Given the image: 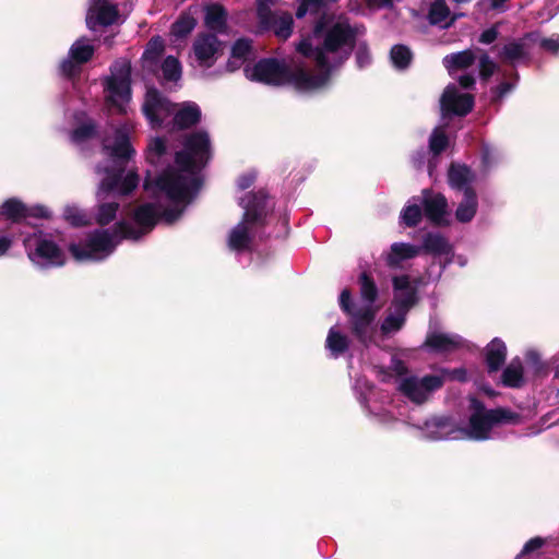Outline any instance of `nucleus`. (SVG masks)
<instances>
[{
	"label": "nucleus",
	"instance_id": "1",
	"mask_svg": "<svg viewBox=\"0 0 559 559\" xmlns=\"http://www.w3.org/2000/svg\"><path fill=\"white\" fill-rule=\"evenodd\" d=\"M210 158L211 141L205 131L187 135L181 151H174L168 138L151 139L146 148L147 162L156 167L174 162L158 176L145 178L144 189L155 202L142 204L134 211L132 218L135 227L121 219L111 228L95 229L82 245H70L72 255L79 261H103L121 240H139L151 231L157 218L173 224L198 194L201 187L200 173Z\"/></svg>",
	"mask_w": 559,
	"mask_h": 559
},
{
	"label": "nucleus",
	"instance_id": "2",
	"mask_svg": "<svg viewBox=\"0 0 559 559\" xmlns=\"http://www.w3.org/2000/svg\"><path fill=\"white\" fill-rule=\"evenodd\" d=\"M356 32L346 21L316 22L312 33L297 45V51L311 59L318 74L304 69L292 71L277 59H262L253 66L245 67L247 79L269 85L294 86L298 92H314L330 82L331 76L348 59Z\"/></svg>",
	"mask_w": 559,
	"mask_h": 559
},
{
	"label": "nucleus",
	"instance_id": "3",
	"mask_svg": "<svg viewBox=\"0 0 559 559\" xmlns=\"http://www.w3.org/2000/svg\"><path fill=\"white\" fill-rule=\"evenodd\" d=\"M130 128L127 124L120 126L114 130V136H106L103 139V150L105 154L119 163L117 171L107 173V176L102 180L97 192L98 207L95 214V219L99 225H107L117 217L119 211V203L116 201H105V199L112 194H129L134 190L139 183V177L134 173H128L122 176V162L128 160L134 154L129 139Z\"/></svg>",
	"mask_w": 559,
	"mask_h": 559
},
{
	"label": "nucleus",
	"instance_id": "4",
	"mask_svg": "<svg viewBox=\"0 0 559 559\" xmlns=\"http://www.w3.org/2000/svg\"><path fill=\"white\" fill-rule=\"evenodd\" d=\"M468 425L460 430L453 428L449 418H436L425 424L424 435L430 440L466 438L475 441L493 439L495 429L503 423H516L519 415L504 408L486 409L475 397L469 399Z\"/></svg>",
	"mask_w": 559,
	"mask_h": 559
},
{
	"label": "nucleus",
	"instance_id": "5",
	"mask_svg": "<svg viewBox=\"0 0 559 559\" xmlns=\"http://www.w3.org/2000/svg\"><path fill=\"white\" fill-rule=\"evenodd\" d=\"M360 297L365 305L355 308L352 301V294L348 289H344L340 295V306L344 312L350 316L353 332L355 336L364 344L371 343L376 334V325L373 324L376 311L373 302L378 296V288L374 282L367 275L361 273L359 276Z\"/></svg>",
	"mask_w": 559,
	"mask_h": 559
},
{
	"label": "nucleus",
	"instance_id": "6",
	"mask_svg": "<svg viewBox=\"0 0 559 559\" xmlns=\"http://www.w3.org/2000/svg\"><path fill=\"white\" fill-rule=\"evenodd\" d=\"M238 204L243 210L242 219L230 230L227 245L236 252L250 251L254 228L267 214V194L264 190L248 192L238 198Z\"/></svg>",
	"mask_w": 559,
	"mask_h": 559
},
{
	"label": "nucleus",
	"instance_id": "7",
	"mask_svg": "<svg viewBox=\"0 0 559 559\" xmlns=\"http://www.w3.org/2000/svg\"><path fill=\"white\" fill-rule=\"evenodd\" d=\"M105 98L109 108L120 115L128 112L131 100V64L127 59H119L110 67V75L105 79Z\"/></svg>",
	"mask_w": 559,
	"mask_h": 559
},
{
	"label": "nucleus",
	"instance_id": "8",
	"mask_svg": "<svg viewBox=\"0 0 559 559\" xmlns=\"http://www.w3.org/2000/svg\"><path fill=\"white\" fill-rule=\"evenodd\" d=\"M393 370L400 376L397 389L412 402L421 404L429 395L443 385V377L428 374L423 378L416 376H404L406 367L403 361L393 359Z\"/></svg>",
	"mask_w": 559,
	"mask_h": 559
},
{
	"label": "nucleus",
	"instance_id": "9",
	"mask_svg": "<svg viewBox=\"0 0 559 559\" xmlns=\"http://www.w3.org/2000/svg\"><path fill=\"white\" fill-rule=\"evenodd\" d=\"M24 246L31 261L39 267L61 266L66 261L62 250L41 231L27 236Z\"/></svg>",
	"mask_w": 559,
	"mask_h": 559
},
{
	"label": "nucleus",
	"instance_id": "10",
	"mask_svg": "<svg viewBox=\"0 0 559 559\" xmlns=\"http://www.w3.org/2000/svg\"><path fill=\"white\" fill-rule=\"evenodd\" d=\"M142 111L151 128L159 129L170 127L175 104L155 88L147 90Z\"/></svg>",
	"mask_w": 559,
	"mask_h": 559
},
{
	"label": "nucleus",
	"instance_id": "11",
	"mask_svg": "<svg viewBox=\"0 0 559 559\" xmlns=\"http://www.w3.org/2000/svg\"><path fill=\"white\" fill-rule=\"evenodd\" d=\"M222 51V43L215 35L199 34L193 41L190 55L191 64L202 69H209L218 59Z\"/></svg>",
	"mask_w": 559,
	"mask_h": 559
},
{
	"label": "nucleus",
	"instance_id": "12",
	"mask_svg": "<svg viewBox=\"0 0 559 559\" xmlns=\"http://www.w3.org/2000/svg\"><path fill=\"white\" fill-rule=\"evenodd\" d=\"M95 48L86 37L76 39L70 47L67 58L60 63V73L66 78H73L81 72L82 66L90 61Z\"/></svg>",
	"mask_w": 559,
	"mask_h": 559
},
{
	"label": "nucleus",
	"instance_id": "13",
	"mask_svg": "<svg viewBox=\"0 0 559 559\" xmlns=\"http://www.w3.org/2000/svg\"><path fill=\"white\" fill-rule=\"evenodd\" d=\"M473 96L461 93L454 84H450L445 87L440 99V109L443 118L450 116H466L473 109Z\"/></svg>",
	"mask_w": 559,
	"mask_h": 559
},
{
	"label": "nucleus",
	"instance_id": "14",
	"mask_svg": "<svg viewBox=\"0 0 559 559\" xmlns=\"http://www.w3.org/2000/svg\"><path fill=\"white\" fill-rule=\"evenodd\" d=\"M420 201L425 215L430 222L437 225H448L450 223L448 201L443 194L425 189L421 192Z\"/></svg>",
	"mask_w": 559,
	"mask_h": 559
},
{
	"label": "nucleus",
	"instance_id": "15",
	"mask_svg": "<svg viewBox=\"0 0 559 559\" xmlns=\"http://www.w3.org/2000/svg\"><path fill=\"white\" fill-rule=\"evenodd\" d=\"M119 19L117 5L110 0H92L87 14L86 25L91 31L97 26H109Z\"/></svg>",
	"mask_w": 559,
	"mask_h": 559
},
{
	"label": "nucleus",
	"instance_id": "16",
	"mask_svg": "<svg viewBox=\"0 0 559 559\" xmlns=\"http://www.w3.org/2000/svg\"><path fill=\"white\" fill-rule=\"evenodd\" d=\"M530 41L531 37L525 36L506 43L497 53L499 61L512 67L527 63L531 59Z\"/></svg>",
	"mask_w": 559,
	"mask_h": 559
},
{
	"label": "nucleus",
	"instance_id": "17",
	"mask_svg": "<svg viewBox=\"0 0 559 559\" xmlns=\"http://www.w3.org/2000/svg\"><path fill=\"white\" fill-rule=\"evenodd\" d=\"M258 15L264 28H270L280 39H287L293 33L294 19L288 12L272 13L266 8H259Z\"/></svg>",
	"mask_w": 559,
	"mask_h": 559
},
{
	"label": "nucleus",
	"instance_id": "18",
	"mask_svg": "<svg viewBox=\"0 0 559 559\" xmlns=\"http://www.w3.org/2000/svg\"><path fill=\"white\" fill-rule=\"evenodd\" d=\"M394 299L392 307L404 310L406 313L417 301V289L411 283L407 275L395 276L393 278Z\"/></svg>",
	"mask_w": 559,
	"mask_h": 559
},
{
	"label": "nucleus",
	"instance_id": "19",
	"mask_svg": "<svg viewBox=\"0 0 559 559\" xmlns=\"http://www.w3.org/2000/svg\"><path fill=\"white\" fill-rule=\"evenodd\" d=\"M461 16L462 13H451L445 0H430L427 17L431 25L445 29Z\"/></svg>",
	"mask_w": 559,
	"mask_h": 559
},
{
	"label": "nucleus",
	"instance_id": "20",
	"mask_svg": "<svg viewBox=\"0 0 559 559\" xmlns=\"http://www.w3.org/2000/svg\"><path fill=\"white\" fill-rule=\"evenodd\" d=\"M201 109L193 102H186L180 105L175 104L171 127L176 129H187L200 121Z\"/></svg>",
	"mask_w": 559,
	"mask_h": 559
},
{
	"label": "nucleus",
	"instance_id": "21",
	"mask_svg": "<svg viewBox=\"0 0 559 559\" xmlns=\"http://www.w3.org/2000/svg\"><path fill=\"white\" fill-rule=\"evenodd\" d=\"M421 251L432 254L436 258H445V263H450L453 255L452 246L438 233H428L423 238Z\"/></svg>",
	"mask_w": 559,
	"mask_h": 559
},
{
	"label": "nucleus",
	"instance_id": "22",
	"mask_svg": "<svg viewBox=\"0 0 559 559\" xmlns=\"http://www.w3.org/2000/svg\"><path fill=\"white\" fill-rule=\"evenodd\" d=\"M354 389L358 393V400L360 404L368 408L369 414L373 416L379 423L386 424L393 419V416L388 411H373L368 406L369 395L372 393L373 386L365 378L361 377L356 379Z\"/></svg>",
	"mask_w": 559,
	"mask_h": 559
},
{
	"label": "nucleus",
	"instance_id": "23",
	"mask_svg": "<svg viewBox=\"0 0 559 559\" xmlns=\"http://www.w3.org/2000/svg\"><path fill=\"white\" fill-rule=\"evenodd\" d=\"M341 20L346 21L347 24L356 32L355 39L350 47V50H353V48L355 47V60H356L357 67L360 69H364V68L370 66L372 62V57H371V53H370V50H369L367 44L365 41H358L356 44L358 36L362 33V29L360 27L352 26L349 24L348 20L345 17H342V16L337 17V19H332V17H328L326 15H323L317 22H321V21L330 22V21H341ZM349 52H352V51H349ZM349 55L350 53H348V56Z\"/></svg>",
	"mask_w": 559,
	"mask_h": 559
},
{
	"label": "nucleus",
	"instance_id": "24",
	"mask_svg": "<svg viewBox=\"0 0 559 559\" xmlns=\"http://www.w3.org/2000/svg\"><path fill=\"white\" fill-rule=\"evenodd\" d=\"M421 247L406 243L394 242L391 245V250L386 255V264L391 267H399L404 261L419 255Z\"/></svg>",
	"mask_w": 559,
	"mask_h": 559
},
{
	"label": "nucleus",
	"instance_id": "25",
	"mask_svg": "<svg viewBox=\"0 0 559 559\" xmlns=\"http://www.w3.org/2000/svg\"><path fill=\"white\" fill-rule=\"evenodd\" d=\"M425 344L436 352L443 353L463 346V338L452 333L432 332L427 336Z\"/></svg>",
	"mask_w": 559,
	"mask_h": 559
},
{
	"label": "nucleus",
	"instance_id": "26",
	"mask_svg": "<svg viewBox=\"0 0 559 559\" xmlns=\"http://www.w3.org/2000/svg\"><path fill=\"white\" fill-rule=\"evenodd\" d=\"M164 52V40L156 36L150 39L142 56V66L150 72H156Z\"/></svg>",
	"mask_w": 559,
	"mask_h": 559
},
{
	"label": "nucleus",
	"instance_id": "27",
	"mask_svg": "<svg viewBox=\"0 0 559 559\" xmlns=\"http://www.w3.org/2000/svg\"><path fill=\"white\" fill-rule=\"evenodd\" d=\"M478 207V201L476 192L472 188H466L465 193H463V199L459 203L455 211V218L460 223H468L471 222Z\"/></svg>",
	"mask_w": 559,
	"mask_h": 559
},
{
	"label": "nucleus",
	"instance_id": "28",
	"mask_svg": "<svg viewBox=\"0 0 559 559\" xmlns=\"http://www.w3.org/2000/svg\"><path fill=\"white\" fill-rule=\"evenodd\" d=\"M252 56V43L250 39L240 38L231 47L230 58L227 62L229 71L237 70Z\"/></svg>",
	"mask_w": 559,
	"mask_h": 559
},
{
	"label": "nucleus",
	"instance_id": "29",
	"mask_svg": "<svg viewBox=\"0 0 559 559\" xmlns=\"http://www.w3.org/2000/svg\"><path fill=\"white\" fill-rule=\"evenodd\" d=\"M507 357V346L498 337L493 338L487 346L486 362L489 372H495L504 364Z\"/></svg>",
	"mask_w": 559,
	"mask_h": 559
},
{
	"label": "nucleus",
	"instance_id": "30",
	"mask_svg": "<svg viewBox=\"0 0 559 559\" xmlns=\"http://www.w3.org/2000/svg\"><path fill=\"white\" fill-rule=\"evenodd\" d=\"M476 61V56L473 50H463L455 53L447 55L443 58V66L447 68L449 73H453L457 70H465L472 67Z\"/></svg>",
	"mask_w": 559,
	"mask_h": 559
},
{
	"label": "nucleus",
	"instance_id": "31",
	"mask_svg": "<svg viewBox=\"0 0 559 559\" xmlns=\"http://www.w3.org/2000/svg\"><path fill=\"white\" fill-rule=\"evenodd\" d=\"M474 179V173L466 166L453 165L449 170L450 186L453 189L463 191V193H465L466 188H471V183Z\"/></svg>",
	"mask_w": 559,
	"mask_h": 559
},
{
	"label": "nucleus",
	"instance_id": "32",
	"mask_svg": "<svg viewBox=\"0 0 559 559\" xmlns=\"http://www.w3.org/2000/svg\"><path fill=\"white\" fill-rule=\"evenodd\" d=\"M325 347L333 358H337L348 350L349 340L335 326H332L326 336Z\"/></svg>",
	"mask_w": 559,
	"mask_h": 559
},
{
	"label": "nucleus",
	"instance_id": "33",
	"mask_svg": "<svg viewBox=\"0 0 559 559\" xmlns=\"http://www.w3.org/2000/svg\"><path fill=\"white\" fill-rule=\"evenodd\" d=\"M420 197H413L402 209L400 214V223L407 227H415L423 217Z\"/></svg>",
	"mask_w": 559,
	"mask_h": 559
},
{
	"label": "nucleus",
	"instance_id": "34",
	"mask_svg": "<svg viewBox=\"0 0 559 559\" xmlns=\"http://www.w3.org/2000/svg\"><path fill=\"white\" fill-rule=\"evenodd\" d=\"M502 383L509 388H520L524 383L523 366L520 358H514L502 372Z\"/></svg>",
	"mask_w": 559,
	"mask_h": 559
},
{
	"label": "nucleus",
	"instance_id": "35",
	"mask_svg": "<svg viewBox=\"0 0 559 559\" xmlns=\"http://www.w3.org/2000/svg\"><path fill=\"white\" fill-rule=\"evenodd\" d=\"M205 26L215 32H223L226 27V11L217 4L206 9Z\"/></svg>",
	"mask_w": 559,
	"mask_h": 559
},
{
	"label": "nucleus",
	"instance_id": "36",
	"mask_svg": "<svg viewBox=\"0 0 559 559\" xmlns=\"http://www.w3.org/2000/svg\"><path fill=\"white\" fill-rule=\"evenodd\" d=\"M392 311L385 317L381 324V332L384 335L396 333L404 325L407 313L404 310L392 307Z\"/></svg>",
	"mask_w": 559,
	"mask_h": 559
},
{
	"label": "nucleus",
	"instance_id": "37",
	"mask_svg": "<svg viewBox=\"0 0 559 559\" xmlns=\"http://www.w3.org/2000/svg\"><path fill=\"white\" fill-rule=\"evenodd\" d=\"M390 59L396 69L404 70L411 64L413 53L407 46L395 45L390 51Z\"/></svg>",
	"mask_w": 559,
	"mask_h": 559
},
{
	"label": "nucleus",
	"instance_id": "38",
	"mask_svg": "<svg viewBox=\"0 0 559 559\" xmlns=\"http://www.w3.org/2000/svg\"><path fill=\"white\" fill-rule=\"evenodd\" d=\"M197 25V20L190 13H182L171 26V34L182 38L190 34Z\"/></svg>",
	"mask_w": 559,
	"mask_h": 559
},
{
	"label": "nucleus",
	"instance_id": "39",
	"mask_svg": "<svg viewBox=\"0 0 559 559\" xmlns=\"http://www.w3.org/2000/svg\"><path fill=\"white\" fill-rule=\"evenodd\" d=\"M163 78L166 81L177 82L181 78V64L179 60L173 56H168L160 63Z\"/></svg>",
	"mask_w": 559,
	"mask_h": 559
},
{
	"label": "nucleus",
	"instance_id": "40",
	"mask_svg": "<svg viewBox=\"0 0 559 559\" xmlns=\"http://www.w3.org/2000/svg\"><path fill=\"white\" fill-rule=\"evenodd\" d=\"M96 134V126L92 120H88L87 122H84L80 127H78L72 133H71V141L78 145L83 146V144L94 138Z\"/></svg>",
	"mask_w": 559,
	"mask_h": 559
},
{
	"label": "nucleus",
	"instance_id": "41",
	"mask_svg": "<svg viewBox=\"0 0 559 559\" xmlns=\"http://www.w3.org/2000/svg\"><path fill=\"white\" fill-rule=\"evenodd\" d=\"M0 214L9 219H17L27 215L24 204L17 199L7 200L0 209Z\"/></svg>",
	"mask_w": 559,
	"mask_h": 559
},
{
	"label": "nucleus",
	"instance_id": "42",
	"mask_svg": "<svg viewBox=\"0 0 559 559\" xmlns=\"http://www.w3.org/2000/svg\"><path fill=\"white\" fill-rule=\"evenodd\" d=\"M448 146V136L440 128H436L429 138V151L435 155H439Z\"/></svg>",
	"mask_w": 559,
	"mask_h": 559
},
{
	"label": "nucleus",
	"instance_id": "43",
	"mask_svg": "<svg viewBox=\"0 0 559 559\" xmlns=\"http://www.w3.org/2000/svg\"><path fill=\"white\" fill-rule=\"evenodd\" d=\"M63 216L73 226H82L87 222V215L76 205H67L63 210Z\"/></svg>",
	"mask_w": 559,
	"mask_h": 559
},
{
	"label": "nucleus",
	"instance_id": "44",
	"mask_svg": "<svg viewBox=\"0 0 559 559\" xmlns=\"http://www.w3.org/2000/svg\"><path fill=\"white\" fill-rule=\"evenodd\" d=\"M545 545V539L542 537L531 538L525 543L523 549L518 555L516 559H524L526 557L535 556L538 554L539 549Z\"/></svg>",
	"mask_w": 559,
	"mask_h": 559
},
{
	"label": "nucleus",
	"instance_id": "45",
	"mask_svg": "<svg viewBox=\"0 0 559 559\" xmlns=\"http://www.w3.org/2000/svg\"><path fill=\"white\" fill-rule=\"evenodd\" d=\"M478 66H479V72H480L481 76H484L486 79L491 76L497 68L493 60H491V58L486 53L479 58Z\"/></svg>",
	"mask_w": 559,
	"mask_h": 559
},
{
	"label": "nucleus",
	"instance_id": "46",
	"mask_svg": "<svg viewBox=\"0 0 559 559\" xmlns=\"http://www.w3.org/2000/svg\"><path fill=\"white\" fill-rule=\"evenodd\" d=\"M481 158L485 167L489 168L499 160L500 154L496 148L485 145L481 151Z\"/></svg>",
	"mask_w": 559,
	"mask_h": 559
},
{
	"label": "nucleus",
	"instance_id": "47",
	"mask_svg": "<svg viewBox=\"0 0 559 559\" xmlns=\"http://www.w3.org/2000/svg\"><path fill=\"white\" fill-rule=\"evenodd\" d=\"M439 377H443V382L447 379L450 380H459V381H465L466 380V370L463 368L457 369H442L440 371Z\"/></svg>",
	"mask_w": 559,
	"mask_h": 559
},
{
	"label": "nucleus",
	"instance_id": "48",
	"mask_svg": "<svg viewBox=\"0 0 559 559\" xmlns=\"http://www.w3.org/2000/svg\"><path fill=\"white\" fill-rule=\"evenodd\" d=\"M257 178V174L253 170L242 174L237 180V188L241 191L250 188Z\"/></svg>",
	"mask_w": 559,
	"mask_h": 559
},
{
	"label": "nucleus",
	"instance_id": "49",
	"mask_svg": "<svg viewBox=\"0 0 559 559\" xmlns=\"http://www.w3.org/2000/svg\"><path fill=\"white\" fill-rule=\"evenodd\" d=\"M539 45L546 51L557 53L559 51V36H551L549 38H543Z\"/></svg>",
	"mask_w": 559,
	"mask_h": 559
},
{
	"label": "nucleus",
	"instance_id": "50",
	"mask_svg": "<svg viewBox=\"0 0 559 559\" xmlns=\"http://www.w3.org/2000/svg\"><path fill=\"white\" fill-rule=\"evenodd\" d=\"M508 0H480L477 5L480 10L490 9V10H503L504 3Z\"/></svg>",
	"mask_w": 559,
	"mask_h": 559
},
{
	"label": "nucleus",
	"instance_id": "51",
	"mask_svg": "<svg viewBox=\"0 0 559 559\" xmlns=\"http://www.w3.org/2000/svg\"><path fill=\"white\" fill-rule=\"evenodd\" d=\"M497 37L498 29L496 27H490L480 34L479 41L483 44H491L497 39Z\"/></svg>",
	"mask_w": 559,
	"mask_h": 559
},
{
	"label": "nucleus",
	"instance_id": "52",
	"mask_svg": "<svg viewBox=\"0 0 559 559\" xmlns=\"http://www.w3.org/2000/svg\"><path fill=\"white\" fill-rule=\"evenodd\" d=\"M27 215H31V216H35V217H39V218H48L50 217V211L46 207V206H43V205H35L33 206L28 213H26Z\"/></svg>",
	"mask_w": 559,
	"mask_h": 559
},
{
	"label": "nucleus",
	"instance_id": "53",
	"mask_svg": "<svg viewBox=\"0 0 559 559\" xmlns=\"http://www.w3.org/2000/svg\"><path fill=\"white\" fill-rule=\"evenodd\" d=\"M369 7L383 9L391 8L395 0H366Z\"/></svg>",
	"mask_w": 559,
	"mask_h": 559
},
{
	"label": "nucleus",
	"instance_id": "54",
	"mask_svg": "<svg viewBox=\"0 0 559 559\" xmlns=\"http://www.w3.org/2000/svg\"><path fill=\"white\" fill-rule=\"evenodd\" d=\"M459 83L463 88H471L475 84L473 74H463L459 76Z\"/></svg>",
	"mask_w": 559,
	"mask_h": 559
},
{
	"label": "nucleus",
	"instance_id": "55",
	"mask_svg": "<svg viewBox=\"0 0 559 559\" xmlns=\"http://www.w3.org/2000/svg\"><path fill=\"white\" fill-rule=\"evenodd\" d=\"M12 245V240L7 236L0 237V257L3 255Z\"/></svg>",
	"mask_w": 559,
	"mask_h": 559
},
{
	"label": "nucleus",
	"instance_id": "56",
	"mask_svg": "<svg viewBox=\"0 0 559 559\" xmlns=\"http://www.w3.org/2000/svg\"><path fill=\"white\" fill-rule=\"evenodd\" d=\"M513 88V85L511 83H508V82H503L501 83L498 87H497V92H498V97L502 98L504 95H507L511 90Z\"/></svg>",
	"mask_w": 559,
	"mask_h": 559
},
{
	"label": "nucleus",
	"instance_id": "57",
	"mask_svg": "<svg viewBox=\"0 0 559 559\" xmlns=\"http://www.w3.org/2000/svg\"><path fill=\"white\" fill-rule=\"evenodd\" d=\"M426 153L424 151L417 152V154L413 157V164L416 168H421L425 164Z\"/></svg>",
	"mask_w": 559,
	"mask_h": 559
},
{
	"label": "nucleus",
	"instance_id": "58",
	"mask_svg": "<svg viewBox=\"0 0 559 559\" xmlns=\"http://www.w3.org/2000/svg\"><path fill=\"white\" fill-rule=\"evenodd\" d=\"M429 176H432V168L429 166Z\"/></svg>",
	"mask_w": 559,
	"mask_h": 559
},
{
	"label": "nucleus",
	"instance_id": "59",
	"mask_svg": "<svg viewBox=\"0 0 559 559\" xmlns=\"http://www.w3.org/2000/svg\"><path fill=\"white\" fill-rule=\"evenodd\" d=\"M105 43L108 44V45H111L109 41H108V38H105Z\"/></svg>",
	"mask_w": 559,
	"mask_h": 559
}]
</instances>
